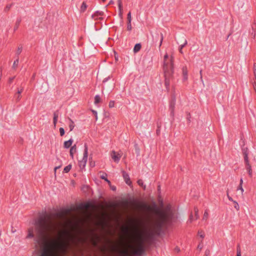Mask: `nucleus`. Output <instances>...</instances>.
<instances>
[{"label":"nucleus","mask_w":256,"mask_h":256,"mask_svg":"<svg viewBox=\"0 0 256 256\" xmlns=\"http://www.w3.org/2000/svg\"><path fill=\"white\" fill-rule=\"evenodd\" d=\"M114 4V2L113 0H110L109 3H108V4Z\"/></svg>","instance_id":"nucleus-62"},{"label":"nucleus","mask_w":256,"mask_h":256,"mask_svg":"<svg viewBox=\"0 0 256 256\" xmlns=\"http://www.w3.org/2000/svg\"><path fill=\"white\" fill-rule=\"evenodd\" d=\"M170 108H172V112H173L174 108V104H170Z\"/></svg>","instance_id":"nucleus-53"},{"label":"nucleus","mask_w":256,"mask_h":256,"mask_svg":"<svg viewBox=\"0 0 256 256\" xmlns=\"http://www.w3.org/2000/svg\"><path fill=\"white\" fill-rule=\"evenodd\" d=\"M236 252H237L236 256H241L240 249L239 246L237 248Z\"/></svg>","instance_id":"nucleus-43"},{"label":"nucleus","mask_w":256,"mask_h":256,"mask_svg":"<svg viewBox=\"0 0 256 256\" xmlns=\"http://www.w3.org/2000/svg\"><path fill=\"white\" fill-rule=\"evenodd\" d=\"M138 184V185L140 186L144 190H145L146 188V185H144V183H143V182H142V180H138L137 182Z\"/></svg>","instance_id":"nucleus-30"},{"label":"nucleus","mask_w":256,"mask_h":256,"mask_svg":"<svg viewBox=\"0 0 256 256\" xmlns=\"http://www.w3.org/2000/svg\"><path fill=\"white\" fill-rule=\"evenodd\" d=\"M208 210H206L204 211L202 219L204 220H206L208 218Z\"/></svg>","instance_id":"nucleus-31"},{"label":"nucleus","mask_w":256,"mask_h":256,"mask_svg":"<svg viewBox=\"0 0 256 256\" xmlns=\"http://www.w3.org/2000/svg\"><path fill=\"white\" fill-rule=\"evenodd\" d=\"M60 168V166H59L55 167V168H54V172H56V170H57V169H58V168Z\"/></svg>","instance_id":"nucleus-59"},{"label":"nucleus","mask_w":256,"mask_h":256,"mask_svg":"<svg viewBox=\"0 0 256 256\" xmlns=\"http://www.w3.org/2000/svg\"><path fill=\"white\" fill-rule=\"evenodd\" d=\"M100 100H101V98H100V96L96 95L94 96V104H97L98 103H100Z\"/></svg>","instance_id":"nucleus-26"},{"label":"nucleus","mask_w":256,"mask_h":256,"mask_svg":"<svg viewBox=\"0 0 256 256\" xmlns=\"http://www.w3.org/2000/svg\"><path fill=\"white\" fill-rule=\"evenodd\" d=\"M210 250L207 249L205 251L204 254L206 256H208L210 254Z\"/></svg>","instance_id":"nucleus-47"},{"label":"nucleus","mask_w":256,"mask_h":256,"mask_svg":"<svg viewBox=\"0 0 256 256\" xmlns=\"http://www.w3.org/2000/svg\"><path fill=\"white\" fill-rule=\"evenodd\" d=\"M198 234L202 238L204 237V234H202L201 232H198Z\"/></svg>","instance_id":"nucleus-51"},{"label":"nucleus","mask_w":256,"mask_h":256,"mask_svg":"<svg viewBox=\"0 0 256 256\" xmlns=\"http://www.w3.org/2000/svg\"><path fill=\"white\" fill-rule=\"evenodd\" d=\"M118 7L119 10L118 15L120 18L122 17V0H118Z\"/></svg>","instance_id":"nucleus-11"},{"label":"nucleus","mask_w":256,"mask_h":256,"mask_svg":"<svg viewBox=\"0 0 256 256\" xmlns=\"http://www.w3.org/2000/svg\"><path fill=\"white\" fill-rule=\"evenodd\" d=\"M11 6H12V4H8L4 8V12H8L10 10V8H11Z\"/></svg>","instance_id":"nucleus-37"},{"label":"nucleus","mask_w":256,"mask_h":256,"mask_svg":"<svg viewBox=\"0 0 256 256\" xmlns=\"http://www.w3.org/2000/svg\"><path fill=\"white\" fill-rule=\"evenodd\" d=\"M194 220V219L193 218L192 214V213H191L190 216V218H189V220H188V222H192Z\"/></svg>","instance_id":"nucleus-45"},{"label":"nucleus","mask_w":256,"mask_h":256,"mask_svg":"<svg viewBox=\"0 0 256 256\" xmlns=\"http://www.w3.org/2000/svg\"><path fill=\"white\" fill-rule=\"evenodd\" d=\"M73 142V140L70 138L68 140L64 142V146L66 148H69L72 144Z\"/></svg>","instance_id":"nucleus-15"},{"label":"nucleus","mask_w":256,"mask_h":256,"mask_svg":"<svg viewBox=\"0 0 256 256\" xmlns=\"http://www.w3.org/2000/svg\"><path fill=\"white\" fill-rule=\"evenodd\" d=\"M60 168V166H59L55 167V168H54V172H56V170H57V169H58V168Z\"/></svg>","instance_id":"nucleus-60"},{"label":"nucleus","mask_w":256,"mask_h":256,"mask_svg":"<svg viewBox=\"0 0 256 256\" xmlns=\"http://www.w3.org/2000/svg\"><path fill=\"white\" fill-rule=\"evenodd\" d=\"M253 72L254 76V80L256 81V63H254L253 65Z\"/></svg>","instance_id":"nucleus-33"},{"label":"nucleus","mask_w":256,"mask_h":256,"mask_svg":"<svg viewBox=\"0 0 256 256\" xmlns=\"http://www.w3.org/2000/svg\"><path fill=\"white\" fill-rule=\"evenodd\" d=\"M72 210V208H66L62 210L60 212L56 214V216L60 218H64L66 215L69 214Z\"/></svg>","instance_id":"nucleus-8"},{"label":"nucleus","mask_w":256,"mask_h":256,"mask_svg":"<svg viewBox=\"0 0 256 256\" xmlns=\"http://www.w3.org/2000/svg\"><path fill=\"white\" fill-rule=\"evenodd\" d=\"M234 204V207L237 210H240V206L238 204L235 200L233 201Z\"/></svg>","instance_id":"nucleus-35"},{"label":"nucleus","mask_w":256,"mask_h":256,"mask_svg":"<svg viewBox=\"0 0 256 256\" xmlns=\"http://www.w3.org/2000/svg\"><path fill=\"white\" fill-rule=\"evenodd\" d=\"M155 206L156 208H158L156 205H154L153 208H152L151 206H148L147 204H146L145 203H140L138 204V208H140V209L147 210L148 211H152L154 213V210Z\"/></svg>","instance_id":"nucleus-7"},{"label":"nucleus","mask_w":256,"mask_h":256,"mask_svg":"<svg viewBox=\"0 0 256 256\" xmlns=\"http://www.w3.org/2000/svg\"><path fill=\"white\" fill-rule=\"evenodd\" d=\"M88 156V147L86 144H84V150L82 160H79L78 164L80 168H84L86 166Z\"/></svg>","instance_id":"nucleus-4"},{"label":"nucleus","mask_w":256,"mask_h":256,"mask_svg":"<svg viewBox=\"0 0 256 256\" xmlns=\"http://www.w3.org/2000/svg\"><path fill=\"white\" fill-rule=\"evenodd\" d=\"M227 196H228V200H229L232 201V202H233V201H234V200H233V199L232 198V197H230V196H229V194H228V192H227Z\"/></svg>","instance_id":"nucleus-50"},{"label":"nucleus","mask_w":256,"mask_h":256,"mask_svg":"<svg viewBox=\"0 0 256 256\" xmlns=\"http://www.w3.org/2000/svg\"><path fill=\"white\" fill-rule=\"evenodd\" d=\"M187 44V40H185L184 42V44H181L179 47V52L182 54H183L182 48Z\"/></svg>","instance_id":"nucleus-24"},{"label":"nucleus","mask_w":256,"mask_h":256,"mask_svg":"<svg viewBox=\"0 0 256 256\" xmlns=\"http://www.w3.org/2000/svg\"><path fill=\"white\" fill-rule=\"evenodd\" d=\"M252 86H253V88L254 90V92L256 93V80H254V82L252 83Z\"/></svg>","instance_id":"nucleus-49"},{"label":"nucleus","mask_w":256,"mask_h":256,"mask_svg":"<svg viewBox=\"0 0 256 256\" xmlns=\"http://www.w3.org/2000/svg\"><path fill=\"white\" fill-rule=\"evenodd\" d=\"M86 8H87V5H86V3L84 2L82 3V4L80 7V12H84L86 10Z\"/></svg>","instance_id":"nucleus-25"},{"label":"nucleus","mask_w":256,"mask_h":256,"mask_svg":"<svg viewBox=\"0 0 256 256\" xmlns=\"http://www.w3.org/2000/svg\"><path fill=\"white\" fill-rule=\"evenodd\" d=\"M122 153V152H116L114 150H112L110 153V156L116 162H118Z\"/></svg>","instance_id":"nucleus-6"},{"label":"nucleus","mask_w":256,"mask_h":256,"mask_svg":"<svg viewBox=\"0 0 256 256\" xmlns=\"http://www.w3.org/2000/svg\"><path fill=\"white\" fill-rule=\"evenodd\" d=\"M34 237V230L33 228H30L28 229V234L26 238H32Z\"/></svg>","instance_id":"nucleus-16"},{"label":"nucleus","mask_w":256,"mask_h":256,"mask_svg":"<svg viewBox=\"0 0 256 256\" xmlns=\"http://www.w3.org/2000/svg\"><path fill=\"white\" fill-rule=\"evenodd\" d=\"M182 74L184 76V80H187L188 79V70L186 66L182 68Z\"/></svg>","instance_id":"nucleus-19"},{"label":"nucleus","mask_w":256,"mask_h":256,"mask_svg":"<svg viewBox=\"0 0 256 256\" xmlns=\"http://www.w3.org/2000/svg\"><path fill=\"white\" fill-rule=\"evenodd\" d=\"M128 22H132L131 12H130L127 16Z\"/></svg>","instance_id":"nucleus-41"},{"label":"nucleus","mask_w":256,"mask_h":256,"mask_svg":"<svg viewBox=\"0 0 256 256\" xmlns=\"http://www.w3.org/2000/svg\"><path fill=\"white\" fill-rule=\"evenodd\" d=\"M237 190H240L242 192V194H243L244 190V188H242V186L239 185L238 187V188Z\"/></svg>","instance_id":"nucleus-46"},{"label":"nucleus","mask_w":256,"mask_h":256,"mask_svg":"<svg viewBox=\"0 0 256 256\" xmlns=\"http://www.w3.org/2000/svg\"><path fill=\"white\" fill-rule=\"evenodd\" d=\"M59 130L60 136H63L64 134V130L62 128H60Z\"/></svg>","instance_id":"nucleus-39"},{"label":"nucleus","mask_w":256,"mask_h":256,"mask_svg":"<svg viewBox=\"0 0 256 256\" xmlns=\"http://www.w3.org/2000/svg\"><path fill=\"white\" fill-rule=\"evenodd\" d=\"M105 181H106L107 182V183L109 185H110L111 184L108 178H106Z\"/></svg>","instance_id":"nucleus-57"},{"label":"nucleus","mask_w":256,"mask_h":256,"mask_svg":"<svg viewBox=\"0 0 256 256\" xmlns=\"http://www.w3.org/2000/svg\"><path fill=\"white\" fill-rule=\"evenodd\" d=\"M246 166V169L248 172V175L250 177L252 176V169L251 166L249 162V161L248 162H244Z\"/></svg>","instance_id":"nucleus-13"},{"label":"nucleus","mask_w":256,"mask_h":256,"mask_svg":"<svg viewBox=\"0 0 256 256\" xmlns=\"http://www.w3.org/2000/svg\"><path fill=\"white\" fill-rule=\"evenodd\" d=\"M15 97H16V102H18L20 100L22 96H21V95L20 94H16V95H15Z\"/></svg>","instance_id":"nucleus-36"},{"label":"nucleus","mask_w":256,"mask_h":256,"mask_svg":"<svg viewBox=\"0 0 256 256\" xmlns=\"http://www.w3.org/2000/svg\"><path fill=\"white\" fill-rule=\"evenodd\" d=\"M160 40L159 48H160L161 46L163 40H164V35L162 33L160 34Z\"/></svg>","instance_id":"nucleus-40"},{"label":"nucleus","mask_w":256,"mask_h":256,"mask_svg":"<svg viewBox=\"0 0 256 256\" xmlns=\"http://www.w3.org/2000/svg\"><path fill=\"white\" fill-rule=\"evenodd\" d=\"M200 78L202 81V70H200Z\"/></svg>","instance_id":"nucleus-52"},{"label":"nucleus","mask_w":256,"mask_h":256,"mask_svg":"<svg viewBox=\"0 0 256 256\" xmlns=\"http://www.w3.org/2000/svg\"><path fill=\"white\" fill-rule=\"evenodd\" d=\"M21 22V18H18L15 23V25L14 28V30L16 32L18 28L20 23Z\"/></svg>","instance_id":"nucleus-20"},{"label":"nucleus","mask_w":256,"mask_h":256,"mask_svg":"<svg viewBox=\"0 0 256 256\" xmlns=\"http://www.w3.org/2000/svg\"><path fill=\"white\" fill-rule=\"evenodd\" d=\"M203 248V244L202 242L198 246L197 248L200 251Z\"/></svg>","instance_id":"nucleus-42"},{"label":"nucleus","mask_w":256,"mask_h":256,"mask_svg":"<svg viewBox=\"0 0 256 256\" xmlns=\"http://www.w3.org/2000/svg\"><path fill=\"white\" fill-rule=\"evenodd\" d=\"M132 26L131 22H128L127 30L128 31H130L132 30Z\"/></svg>","instance_id":"nucleus-34"},{"label":"nucleus","mask_w":256,"mask_h":256,"mask_svg":"<svg viewBox=\"0 0 256 256\" xmlns=\"http://www.w3.org/2000/svg\"><path fill=\"white\" fill-rule=\"evenodd\" d=\"M58 118V113L57 112H54V119H53V122H54V126H56V124L57 122Z\"/></svg>","instance_id":"nucleus-22"},{"label":"nucleus","mask_w":256,"mask_h":256,"mask_svg":"<svg viewBox=\"0 0 256 256\" xmlns=\"http://www.w3.org/2000/svg\"><path fill=\"white\" fill-rule=\"evenodd\" d=\"M163 69L164 73L170 75L174 72V56L172 55L168 57V54H166L164 57Z\"/></svg>","instance_id":"nucleus-3"},{"label":"nucleus","mask_w":256,"mask_h":256,"mask_svg":"<svg viewBox=\"0 0 256 256\" xmlns=\"http://www.w3.org/2000/svg\"><path fill=\"white\" fill-rule=\"evenodd\" d=\"M154 212L155 216L151 222V230L140 233L138 238V240H142L144 244L153 235H160L162 228L170 224L176 218L174 211L170 204L162 209L155 206Z\"/></svg>","instance_id":"nucleus-2"},{"label":"nucleus","mask_w":256,"mask_h":256,"mask_svg":"<svg viewBox=\"0 0 256 256\" xmlns=\"http://www.w3.org/2000/svg\"><path fill=\"white\" fill-rule=\"evenodd\" d=\"M34 224L36 241L42 246L40 256H59L66 252L70 237L68 230H60L61 224L49 222L42 216L35 220Z\"/></svg>","instance_id":"nucleus-1"},{"label":"nucleus","mask_w":256,"mask_h":256,"mask_svg":"<svg viewBox=\"0 0 256 256\" xmlns=\"http://www.w3.org/2000/svg\"><path fill=\"white\" fill-rule=\"evenodd\" d=\"M111 189L112 190H116V186H112L111 187Z\"/></svg>","instance_id":"nucleus-61"},{"label":"nucleus","mask_w":256,"mask_h":256,"mask_svg":"<svg viewBox=\"0 0 256 256\" xmlns=\"http://www.w3.org/2000/svg\"><path fill=\"white\" fill-rule=\"evenodd\" d=\"M122 173L123 178H124L126 183V184H128V185H130L132 184V182L130 180L128 174V173H126V172H124V170L122 171Z\"/></svg>","instance_id":"nucleus-10"},{"label":"nucleus","mask_w":256,"mask_h":256,"mask_svg":"<svg viewBox=\"0 0 256 256\" xmlns=\"http://www.w3.org/2000/svg\"><path fill=\"white\" fill-rule=\"evenodd\" d=\"M90 207V204L89 203H82L79 204L78 208L80 210H86Z\"/></svg>","instance_id":"nucleus-12"},{"label":"nucleus","mask_w":256,"mask_h":256,"mask_svg":"<svg viewBox=\"0 0 256 256\" xmlns=\"http://www.w3.org/2000/svg\"><path fill=\"white\" fill-rule=\"evenodd\" d=\"M13 80H14V78H10V82H12Z\"/></svg>","instance_id":"nucleus-64"},{"label":"nucleus","mask_w":256,"mask_h":256,"mask_svg":"<svg viewBox=\"0 0 256 256\" xmlns=\"http://www.w3.org/2000/svg\"><path fill=\"white\" fill-rule=\"evenodd\" d=\"M108 78H109V77L104 78V80H103V82H103L104 83V82H107V81H108Z\"/></svg>","instance_id":"nucleus-54"},{"label":"nucleus","mask_w":256,"mask_h":256,"mask_svg":"<svg viewBox=\"0 0 256 256\" xmlns=\"http://www.w3.org/2000/svg\"><path fill=\"white\" fill-rule=\"evenodd\" d=\"M19 62L18 58L14 62L13 65H12V68L14 70H16L18 66Z\"/></svg>","instance_id":"nucleus-28"},{"label":"nucleus","mask_w":256,"mask_h":256,"mask_svg":"<svg viewBox=\"0 0 256 256\" xmlns=\"http://www.w3.org/2000/svg\"><path fill=\"white\" fill-rule=\"evenodd\" d=\"M108 106L110 108H114V101L110 100L109 102Z\"/></svg>","instance_id":"nucleus-38"},{"label":"nucleus","mask_w":256,"mask_h":256,"mask_svg":"<svg viewBox=\"0 0 256 256\" xmlns=\"http://www.w3.org/2000/svg\"><path fill=\"white\" fill-rule=\"evenodd\" d=\"M142 240L140 242L138 240V246L136 250L133 252V254L137 256H141L144 251V244H143Z\"/></svg>","instance_id":"nucleus-5"},{"label":"nucleus","mask_w":256,"mask_h":256,"mask_svg":"<svg viewBox=\"0 0 256 256\" xmlns=\"http://www.w3.org/2000/svg\"><path fill=\"white\" fill-rule=\"evenodd\" d=\"M72 168V165L68 164V166H66L64 169V172L65 173H68L70 171V170Z\"/></svg>","instance_id":"nucleus-29"},{"label":"nucleus","mask_w":256,"mask_h":256,"mask_svg":"<svg viewBox=\"0 0 256 256\" xmlns=\"http://www.w3.org/2000/svg\"><path fill=\"white\" fill-rule=\"evenodd\" d=\"M106 176H107V174H106V173H104V174H103L102 175L100 176V178L104 180H106V178H107Z\"/></svg>","instance_id":"nucleus-44"},{"label":"nucleus","mask_w":256,"mask_h":256,"mask_svg":"<svg viewBox=\"0 0 256 256\" xmlns=\"http://www.w3.org/2000/svg\"><path fill=\"white\" fill-rule=\"evenodd\" d=\"M23 90H24L23 88H22L20 89H18V90L17 94L21 95V94L23 92Z\"/></svg>","instance_id":"nucleus-48"},{"label":"nucleus","mask_w":256,"mask_h":256,"mask_svg":"<svg viewBox=\"0 0 256 256\" xmlns=\"http://www.w3.org/2000/svg\"><path fill=\"white\" fill-rule=\"evenodd\" d=\"M123 254H124V255H126V254H127V252L126 251H124L123 252Z\"/></svg>","instance_id":"nucleus-63"},{"label":"nucleus","mask_w":256,"mask_h":256,"mask_svg":"<svg viewBox=\"0 0 256 256\" xmlns=\"http://www.w3.org/2000/svg\"><path fill=\"white\" fill-rule=\"evenodd\" d=\"M76 145L74 144L73 146H72L70 149V156L73 158H74V154L76 152Z\"/></svg>","instance_id":"nucleus-18"},{"label":"nucleus","mask_w":256,"mask_h":256,"mask_svg":"<svg viewBox=\"0 0 256 256\" xmlns=\"http://www.w3.org/2000/svg\"><path fill=\"white\" fill-rule=\"evenodd\" d=\"M142 46L140 44H136L134 48V53L138 52L140 50Z\"/></svg>","instance_id":"nucleus-21"},{"label":"nucleus","mask_w":256,"mask_h":256,"mask_svg":"<svg viewBox=\"0 0 256 256\" xmlns=\"http://www.w3.org/2000/svg\"><path fill=\"white\" fill-rule=\"evenodd\" d=\"M242 153L244 156V162H248V148H244L242 150Z\"/></svg>","instance_id":"nucleus-14"},{"label":"nucleus","mask_w":256,"mask_h":256,"mask_svg":"<svg viewBox=\"0 0 256 256\" xmlns=\"http://www.w3.org/2000/svg\"><path fill=\"white\" fill-rule=\"evenodd\" d=\"M164 77H165L164 84L166 86V87L167 90H168L169 86L170 85V79L172 77L173 74H170V75L166 74V73H164Z\"/></svg>","instance_id":"nucleus-9"},{"label":"nucleus","mask_w":256,"mask_h":256,"mask_svg":"<svg viewBox=\"0 0 256 256\" xmlns=\"http://www.w3.org/2000/svg\"><path fill=\"white\" fill-rule=\"evenodd\" d=\"M60 168V166H59L55 167V168H54V172H56V170H57V169H58V168Z\"/></svg>","instance_id":"nucleus-58"},{"label":"nucleus","mask_w":256,"mask_h":256,"mask_svg":"<svg viewBox=\"0 0 256 256\" xmlns=\"http://www.w3.org/2000/svg\"><path fill=\"white\" fill-rule=\"evenodd\" d=\"M104 15V12L100 11H96L94 12V14L92 15V18L96 20L97 19V17L98 16H102Z\"/></svg>","instance_id":"nucleus-17"},{"label":"nucleus","mask_w":256,"mask_h":256,"mask_svg":"<svg viewBox=\"0 0 256 256\" xmlns=\"http://www.w3.org/2000/svg\"><path fill=\"white\" fill-rule=\"evenodd\" d=\"M92 112L94 114V116L97 114L96 111L94 110H92Z\"/></svg>","instance_id":"nucleus-56"},{"label":"nucleus","mask_w":256,"mask_h":256,"mask_svg":"<svg viewBox=\"0 0 256 256\" xmlns=\"http://www.w3.org/2000/svg\"><path fill=\"white\" fill-rule=\"evenodd\" d=\"M194 212L195 214V220H198L199 218L198 209L196 206L194 208Z\"/></svg>","instance_id":"nucleus-27"},{"label":"nucleus","mask_w":256,"mask_h":256,"mask_svg":"<svg viewBox=\"0 0 256 256\" xmlns=\"http://www.w3.org/2000/svg\"><path fill=\"white\" fill-rule=\"evenodd\" d=\"M70 124H69V128L70 131H72L74 127V124L72 120L70 118H69Z\"/></svg>","instance_id":"nucleus-23"},{"label":"nucleus","mask_w":256,"mask_h":256,"mask_svg":"<svg viewBox=\"0 0 256 256\" xmlns=\"http://www.w3.org/2000/svg\"><path fill=\"white\" fill-rule=\"evenodd\" d=\"M22 46H18V49L16 51V54L18 56L22 52Z\"/></svg>","instance_id":"nucleus-32"},{"label":"nucleus","mask_w":256,"mask_h":256,"mask_svg":"<svg viewBox=\"0 0 256 256\" xmlns=\"http://www.w3.org/2000/svg\"><path fill=\"white\" fill-rule=\"evenodd\" d=\"M242 184H243V180H242V178H240V184H239V185H241V186H242Z\"/></svg>","instance_id":"nucleus-55"}]
</instances>
